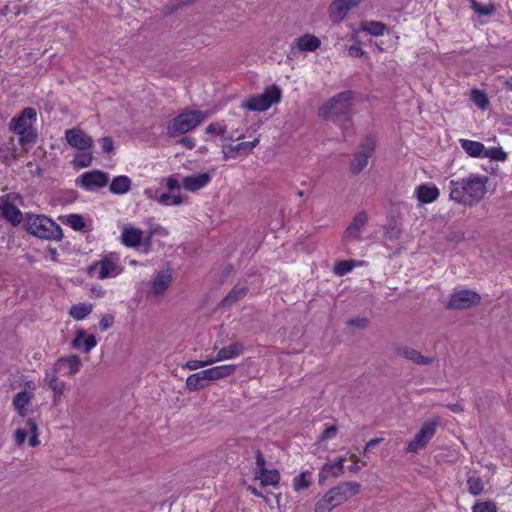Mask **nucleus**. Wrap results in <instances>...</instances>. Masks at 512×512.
<instances>
[{
	"label": "nucleus",
	"instance_id": "47",
	"mask_svg": "<svg viewBox=\"0 0 512 512\" xmlns=\"http://www.w3.org/2000/svg\"><path fill=\"white\" fill-rule=\"evenodd\" d=\"M472 101L481 109H485L488 105V99L486 95L477 90L472 92Z\"/></svg>",
	"mask_w": 512,
	"mask_h": 512
},
{
	"label": "nucleus",
	"instance_id": "15",
	"mask_svg": "<svg viewBox=\"0 0 512 512\" xmlns=\"http://www.w3.org/2000/svg\"><path fill=\"white\" fill-rule=\"evenodd\" d=\"M36 120V111L34 108L26 107L22 110L21 114L14 117L9 127L16 134L32 128V121Z\"/></svg>",
	"mask_w": 512,
	"mask_h": 512
},
{
	"label": "nucleus",
	"instance_id": "1",
	"mask_svg": "<svg viewBox=\"0 0 512 512\" xmlns=\"http://www.w3.org/2000/svg\"><path fill=\"white\" fill-rule=\"evenodd\" d=\"M487 176L470 175L449 181V198L464 206L479 202L486 193Z\"/></svg>",
	"mask_w": 512,
	"mask_h": 512
},
{
	"label": "nucleus",
	"instance_id": "14",
	"mask_svg": "<svg viewBox=\"0 0 512 512\" xmlns=\"http://www.w3.org/2000/svg\"><path fill=\"white\" fill-rule=\"evenodd\" d=\"M121 269L109 258L97 261L87 268L90 275L97 273L98 279H105L108 277H115L120 273Z\"/></svg>",
	"mask_w": 512,
	"mask_h": 512
},
{
	"label": "nucleus",
	"instance_id": "39",
	"mask_svg": "<svg viewBox=\"0 0 512 512\" xmlns=\"http://www.w3.org/2000/svg\"><path fill=\"white\" fill-rule=\"evenodd\" d=\"M483 157L489 158L496 161H504L507 158V153L502 150L501 147L485 148Z\"/></svg>",
	"mask_w": 512,
	"mask_h": 512
},
{
	"label": "nucleus",
	"instance_id": "31",
	"mask_svg": "<svg viewBox=\"0 0 512 512\" xmlns=\"http://www.w3.org/2000/svg\"><path fill=\"white\" fill-rule=\"evenodd\" d=\"M248 292L247 287L236 285L220 302L221 307H230L240 299L244 298Z\"/></svg>",
	"mask_w": 512,
	"mask_h": 512
},
{
	"label": "nucleus",
	"instance_id": "46",
	"mask_svg": "<svg viewBox=\"0 0 512 512\" xmlns=\"http://www.w3.org/2000/svg\"><path fill=\"white\" fill-rule=\"evenodd\" d=\"M195 0H172L166 7H165V14H172L176 10H178L181 7L190 5Z\"/></svg>",
	"mask_w": 512,
	"mask_h": 512
},
{
	"label": "nucleus",
	"instance_id": "63",
	"mask_svg": "<svg viewBox=\"0 0 512 512\" xmlns=\"http://www.w3.org/2000/svg\"><path fill=\"white\" fill-rule=\"evenodd\" d=\"M382 440H383L382 438H373L370 441H368L364 448L363 454L366 456L368 451L371 448H374L376 445H378Z\"/></svg>",
	"mask_w": 512,
	"mask_h": 512
},
{
	"label": "nucleus",
	"instance_id": "55",
	"mask_svg": "<svg viewBox=\"0 0 512 512\" xmlns=\"http://www.w3.org/2000/svg\"><path fill=\"white\" fill-rule=\"evenodd\" d=\"M465 239L464 233L460 230L450 231L447 240L451 242H462Z\"/></svg>",
	"mask_w": 512,
	"mask_h": 512
},
{
	"label": "nucleus",
	"instance_id": "42",
	"mask_svg": "<svg viewBox=\"0 0 512 512\" xmlns=\"http://www.w3.org/2000/svg\"><path fill=\"white\" fill-rule=\"evenodd\" d=\"M258 143H259V140L256 138L253 141L241 142L234 146L230 145L229 149H230V151H237V152L243 151L244 153H249L257 146Z\"/></svg>",
	"mask_w": 512,
	"mask_h": 512
},
{
	"label": "nucleus",
	"instance_id": "56",
	"mask_svg": "<svg viewBox=\"0 0 512 512\" xmlns=\"http://www.w3.org/2000/svg\"><path fill=\"white\" fill-rule=\"evenodd\" d=\"M255 454H256L255 455V458H256V469L255 470L266 469V467H265L266 460H265L263 453L259 449H257Z\"/></svg>",
	"mask_w": 512,
	"mask_h": 512
},
{
	"label": "nucleus",
	"instance_id": "64",
	"mask_svg": "<svg viewBox=\"0 0 512 512\" xmlns=\"http://www.w3.org/2000/svg\"><path fill=\"white\" fill-rule=\"evenodd\" d=\"M349 55L353 57H361L363 55V51L359 44L352 45L349 48Z\"/></svg>",
	"mask_w": 512,
	"mask_h": 512
},
{
	"label": "nucleus",
	"instance_id": "4",
	"mask_svg": "<svg viewBox=\"0 0 512 512\" xmlns=\"http://www.w3.org/2000/svg\"><path fill=\"white\" fill-rule=\"evenodd\" d=\"M206 113L201 110L184 109L178 116L169 121L167 135L175 137L186 134L199 126L206 118Z\"/></svg>",
	"mask_w": 512,
	"mask_h": 512
},
{
	"label": "nucleus",
	"instance_id": "36",
	"mask_svg": "<svg viewBox=\"0 0 512 512\" xmlns=\"http://www.w3.org/2000/svg\"><path fill=\"white\" fill-rule=\"evenodd\" d=\"M312 483V473L310 471L301 472L293 480V488L295 491L300 492L309 488Z\"/></svg>",
	"mask_w": 512,
	"mask_h": 512
},
{
	"label": "nucleus",
	"instance_id": "20",
	"mask_svg": "<svg viewBox=\"0 0 512 512\" xmlns=\"http://www.w3.org/2000/svg\"><path fill=\"white\" fill-rule=\"evenodd\" d=\"M211 181V175L208 172L198 173L191 176H186L183 179L182 186L185 190L190 192H196L201 188L208 185Z\"/></svg>",
	"mask_w": 512,
	"mask_h": 512
},
{
	"label": "nucleus",
	"instance_id": "41",
	"mask_svg": "<svg viewBox=\"0 0 512 512\" xmlns=\"http://www.w3.org/2000/svg\"><path fill=\"white\" fill-rule=\"evenodd\" d=\"M66 222L75 231H82L86 226V223H85L83 217L79 214H70V215L66 216Z\"/></svg>",
	"mask_w": 512,
	"mask_h": 512
},
{
	"label": "nucleus",
	"instance_id": "35",
	"mask_svg": "<svg viewBox=\"0 0 512 512\" xmlns=\"http://www.w3.org/2000/svg\"><path fill=\"white\" fill-rule=\"evenodd\" d=\"M92 304L78 303L70 308L69 315L75 320H82L92 312Z\"/></svg>",
	"mask_w": 512,
	"mask_h": 512
},
{
	"label": "nucleus",
	"instance_id": "23",
	"mask_svg": "<svg viewBox=\"0 0 512 512\" xmlns=\"http://www.w3.org/2000/svg\"><path fill=\"white\" fill-rule=\"evenodd\" d=\"M172 282V275L168 271H160L153 279L149 294L162 295Z\"/></svg>",
	"mask_w": 512,
	"mask_h": 512
},
{
	"label": "nucleus",
	"instance_id": "40",
	"mask_svg": "<svg viewBox=\"0 0 512 512\" xmlns=\"http://www.w3.org/2000/svg\"><path fill=\"white\" fill-rule=\"evenodd\" d=\"M470 2H471V8L478 15H481V16L492 15L496 11V8L493 4L481 5L476 0H470Z\"/></svg>",
	"mask_w": 512,
	"mask_h": 512
},
{
	"label": "nucleus",
	"instance_id": "11",
	"mask_svg": "<svg viewBox=\"0 0 512 512\" xmlns=\"http://www.w3.org/2000/svg\"><path fill=\"white\" fill-rule=\"evenodd\" d=\"M108 182L109 175L102 170L85 172L76 180V184L87 191H95L103 188Z\"/></svg>",
	"mask_w": 512,
	"mask_h": 512
},
{
	"label": "nucleus",
	"instance_id": "29",
	"mask_svg": "<svg viewBox=\"0 0 512 512\" xmlns=\"http://www.w3.org/2000/svg\"><path fill=\"white\" fill-rule=\"evenodd\" d=\"M131 185L132 181L128 176H117L111 181L109 191L115 195H122L130 190Z\"/></svg>",
	"mask_w": 512,
	"mask_h": 512
},
{
	"label": "nucleus",
	"instance_id": "7",
	"mask_svg": "<svg viewBox=\"0 0 512 512\" xmlns=\"http://www.w3.org/2000/svg\"><path fill=\"white\" fill-rule=\"evenodd\" d=\"M376 141L374 137L367 136L359 145L358 150L353 154L350 163V171L354 175L360 174L368 165L369 159L375 152Z\"/></svg>",
	"mask_w": 512,
	"mask_h": 512
},
{
	"label": "nucleus",
	"instance_id": "26",
	"mask_svg": "<svg viewBox=\"0 0 512 512\" xmlns=\"http://www.w3.org/2000/svg\"><path fill=\"white\" fill-rule=\"evenodd\" d=\"M143 232L139 228L124 227L121 234V241L126 247L135 248L140 245Z\"/></svg>",
	"mask_w": 512,
	"mask_h": 512
},
{
	"label": "nucleus",
	"instance_id": "21",
	"mask_svg": "<svg viewBox=\"0 0 512 512\" xmlns=\"http://www.w3.org/2000/svg\"><path fill=\"white\" fill-rule=\"evenodd\" d=\"M320 45L321 41L318 37L307 33L301 37L296 38L292 43L291 48H296L300 52H313L318 49Z\"/></svg>",
	"mask_w": 512,
	"mask_h": 512
},
{
	"label": "nucleus",
	"instance_id": "62",
	"mask_svg": "<svg viewBox=\"0 0 512 512\" xmlns=\"http://www.w3.org/2000/svg\"><path fill=\"white\" fill-rule=\"evenodd\" d=\"M178 143L185 146L188 149H193L195 147V140L192 137H182L178 141Z\"/></svg>",
	"mask_w": 512,
	"mask_h": 512
},
{
	"label": "nucleus",
	"instance_id": "9",
	"mask_svg": "<svg viewBox=\"0 0 512 512\" xmlns=\"http://www.w3.org/2000/svg\"><path fill=\"white\" fill-rule=\"evenodd\" d=\"M481 296L469 289H462L451 294L450 299L446 305L449 310H465L480 303Z\"/></svg>",
	"mask_w": 512,
	"mask_h": 512
},
{
	"label": "nucleus",
	"instance_id": "18",
	"mask_svg": "<svg viewBox=\"0 0 512 512\" xmlns=\"http://www.w3.org/2000/svg\"><path fill=\"white\" fill-rule=\"evenodd\" d=\"M0 215L12 226H18L20 223H24V217L22 212L11 202L0 198Z\"/></svg>",
	"mask_w": 512,
	"mask_h": 512
},
{
	"label": "nucleus",
	"instance_id": "49",
	"mask_svg": "<svg viewBox=\"0 0 512 512\" xmlns=\"http://www.w3.org/2000/svg\"><path fill=\"white\" fill-rule=\"evenodd\" d=\"M20 135L19 142L21 145L29 144L35 141L36 135L32 128L18 133Z\"/></svg>",
	"mask_w": 512,
	"mask_h": 512
},
{
	"label": "nucleus",
	"instance_id": "5",
	"mask_svg": "<svg viewBox=\"0 0 512 512\" xmlns=\"http://www.w3.org/2000/svg\"><path fill=\"white\" fill-rule=\"evenodd\" d=\"M352 100V91L341 92L324 103L319 109V114L329 120H335L339 116H349Z\"/></svg>",
	"mask_w": 512,
	"mask_h": 512
},
{
	"label": "nucleus",
	"instance_id": "27",
	"mask_svg": "<svg viewBox=\"0 0 512 512\" xmlns=\"http://www.w3.org/2000/svg\"><path fill=\"white\" fill-rule=\"evenodd\" d=\"M244 345L240 342H233L229 346L223 347L217 352V359L224 361L243 355Z\"/></svg>",
	"mask_w": 512,
	"mask_h": 512
},
{
	"label": "nucleus",
	"instance_id": "17",
	"mask_svg": "<svg viewBox=\"0 0 512 512\" xmlns=\"http://www.w3.org/2000/svg\"><path fill=\"white\" fill-rule=\"evenodd\" d=\"M394 353L396 356L407 359L416 365L426 366L431 365L434 362L432 357H426L422 355L418 350L408 346H397L394 350Z\"/></svg>",
	"mask_w": 512,
	"mask_h": 512
},
{
	"label": "nucleus",
	"instance_id": "50",
	"mask_svg": "<svg viewBox=\"0 0 512 512\" xmlns=\"http://www.w3.org/2000/svg\"><path fill=\"white\" fill-rule=\"evenodd\" d=\"M338 428L336 425H332L328 428H326L320 435L319 441L323 442L328 439H332L337 435Z\"/></svg>",
	"mask_w": 512,
	"mask_h": 512
},
{
	"label": "nucleus",
	"instance_id": "28",
	"mask_svg": "<svg viewBox=\"0 0 512 512\" xmlns=\"http://www.w3.org/2000/svg\"><path fill=\"white\" fill-rule=\"evenodd\" d=\"M254 476L261 481L262 486H276L280 480V474L276 469L255 470Z\"/></svg>",
	"mask_w": 512,
	"mask_h": 512
},
{
	"label": "nucleus",
	"instance_id": "3",
	"mask_svg": "<svg viewBox=\"0 0 512 512\" xmlns=\"http://www.w3.org/2000/svg\"><path fill=\"white\" fill-rule=\"evenodd\" d=\"M237 366L233 364H226L211 367L200 372L190 375L186 379V388L189 391H197L205 388L209 382L224 379L233 375Z\"/></svg>",
	"mask_w": 512,
	"mask_h": 512
},
{
	"label": "nucleus",
	"instance_id": "44",
	"mask_svg": "<svg viewBox=\"0 0 512 512\" xmlns=\"http://www.w3.org/2000/svg\"><path fill=\"white\" fill-rule=\"evenodd\" d=\"M159 203L170 206V205H180L183 200L180 195H171L169 193H163L158 198Z\"/></svg>",
	"mask_w": 512,
	"mask_h": 512
},
{
	"label": "nucleus",
	"instance_id": "48",
	"mask_svg": "<svg viewBox=\"0 0 512 512\" xmlns=\"http://www.w3.org/2000/svg\"><path fill=\"white\" fill-rule=\"evenodd\" d=\"M206 133L211 135H224L226 133V126L213 122L206 127Z\"/></svg>",
	"mask_w": 512,
	"mask_h": 512
},
{
	"label": "nucleus",
	"instance_id": "57",
	"mask_svg": "<svg viewBox=\"0 0 512 512\" xmlns=\"http://www.w3.org/2000/svg\"><path fill=\"white\" fill-rule=\"evenodd\" d=\"M75 162L79 167H88L91 165L92 156L91 154H83L81 157L76 158Z\"/></svg>",
	"mask_w": 512,
	"mask_h": 512
},
{
	"label": "nucleus",
	"instance_id": "19",
	"mask_svg": "<svg viewBox=\"0 0 512 512\" xmlns=\"http://www.w3.org/2000/svg\"><path fill=\"white\" fill-rule=\"evenodd\" d=\"M58 372L54 366L51 372L46 373L44 378L45 383L53 391V402L55 405L60 401L66 387V383L58 378Z\"/></svg>",
	"mask_w": 512,
	"mask_h": 512
},
{
	"label": "nucleus",
	"instance_id": "24",
	"mask_svg": "<svg viewBox=\"0 0 512 512\" xmlns=\"http://www.w3.org/2000/svg\"><path fill=\"white\" fill-rule=\"evenodd\" d=\"M344 461L345 458L340 457L333 463H326L319 473V482L323 483L329 476L338 477L342 475L344 472Z\"/></svg>",
	"mask_w": 512,
	"mask_h": 512
},
{
	"label": "nucleus",
	"instance_id": "13",
	"mask_svg": "<svg viewBox=\"0 0 512 512\" xmlns=\"http://www.w3.org/2000/svg\"><path fill=\"white\" fill-rule=\"evenodd\" d=\"M65 140L73 148L78 150H90L93 146V139L86 132L79 128H71L65 131Z\"/></svg>",
	"mask_w": 512,
	"mask_h": 512
},
{
	"label": "nucleus",
	"instance_id": "32",
	"mask_svg": "<svg viewBox=\"0 0 512 512\" xmlns=\"http://www.w3.org/2000/svg\"><path fill=\"white\" fill-rule=\"evenodd\" d=\"M417 198L421 203H431L439 196L436 186L420 185L416 190Z\"/></svg>",
	"mask_w": 512,
	"mask_h": 512
},
{
	"label": "nucleus",
	"instance_id": "12",
	"mask_svg": "<svg viewBox=\"0 0 512 512\" xmlns=\"http://www.w3.org/2000/svg\"><path fill=\"white\" fill-rule=\"evenodd\" d=\"M368 221V215L365 211L358 212L350 225L346 228L342 241L344 244L349 243L350 241L362 240V230L366 226Z\"/></svg>",
	"mask_w": 512,
	"mask_h": 512
},
{
	"label": "nucleus",
	"instance_id": "45",
	"mask_svg": "<svg viewBox=\"0 0 512 512\" xmlns=\"http://www.w3.org/2000/svg\"><path fill=\"white\" fill-rule=\"evenodd\" d=\"M352 269H353L352 261L342 260V261H338L334 265V273L339 276H343V275L347 274Z\"/></svg>",
	"mask_w": 512,
	"mask_h": 512
},
{
	"label": "nucleus",
	"instance_id": "59",
	"mask_svg": "<svg viewBox=\"0 0 512 512\" xmlns=\"http://www.w3.org/2000/svg\"><path fill=\"white\" fill-rule=\"evenodd\" d=\"M368 319L367 318H355L348 322L350 326H354L360 329L366 328L368 326Z\"/></svg>",
	"mask_w": 512,
	"mask_h": 512
},
{
	"label": "nucleus",
	"instance_id": "16",
	"mask_svg": "<svg viewBox=\"0 0 512 512\" xmlns=\"http://www.w3.org/2000/svg\"><path fill=\"white\" fill-rule=\"evenodd\" d=\"M361 0H335L329 6V15L334 23H340L350 9L356 7Z\"/></svg>",
	"mask_w": 512,
	"mask_h": 512
},
{
	"label": "nucleus",
	"instance_id": "22",
	"mask_svg": "<svg viewBox=\"0 0 512 512\" xmlns=\"http://www.w3.org/2000/svg\"><path fill=\"white\" fill-rule=\"evenodd\" d=\"M97 345V340L94 335H87L83 329H78L75 332V338L71 342V346L74 349H80L83 347L85 353L90 352Z\"/></svg>",
	"mask_w": 512,
	"mask_h": 512
},
{
	"label": "nucleus",
	"instance_id": "33",
	"mask_svg": "<svg viewBox=\"0 0 512 512\" xmlns=\"http://www.w3.org/2000/svg\"><path fill=\"white\" fill-rule=\"evenodd\" d=\"M462 149L471 157H483L485 146L481 142L461 139Z\"/></svg>",
	"mask_w": 512,
	"mask_h": 512
},
{
	"label": "nucleus",
	"instance_id": "30",
	"mask_svg": "<svg viewBox=\"0 0 512 512\" xmlns=\"http://www.w3.org/2000/svg\"><path fill=\"white\" fill-rule=\"evenodd\" d=\"M32 398L33 392H28L26 389L15 395L13 399V406L20 416L25 417L27 415L26 406L30 403Z\"/></svg>",
	"mask_w": 512,
	"mask_h": 512
},
{
	"label": "nucleus",
	"instance_id": "52",
	"mask_svg": "<svg viewBox=\"0 0 512 512\" xmlns=\"http://www.w3.org/2000/svg\"><path fill=\"white\" fill-rule=\"evenodd\" d=\"M17 158L16 155V148L13 147L11 150H5L3 148V152L1 153L0 160H2L3 163L9 164L12 160H15Z\"/></svg>",
	"mask_w": 512,
	"mask_h": 512
},
{
	"label": "nucleus",
	"instance_id": "10",
	"mask_svg": "<svg viewBox=\"0 0 512 512\" xmlns=\"http://www.w3.org/2000/svg\"><path fill=\"white\" fill-rule=\"evenodd\" d=\"M439 425V420L425 422L421 429L416 433L413 439L407 446V452L417 453L419 450L426 447L428 442L436 433V428Z\"/></svg>",
	"mask_w": 512,
	"mask_h": 512
},
{
	"label": "nucleus",
	"instance_id": "8",
	"mask_svg": "<svg viewBox=\"0 0 512 512\" xmlns=\"http://www.w3.org/2000/svg\"><path fill=\"white\" fill-rule=\"evenodd\" d=\"M360 491V484L357 482H342L325 493L323 498L327 500L330 507H337Z\"/></svg>",
	"mask_w": 512,
	"mask_h": 512
},
{
	"label": "nucleus",
	"instance_id": "6",
	"mask_svg": "<svg viewBox=\"0 0 512 512\" xmlns=\"http://www.w3.org/2000/svg\"><path fill=\"white\" fill-rule=\"evenodd\" d=\"M281 97V88L273 84L267 87L262 94L252 96L243 102L242 107L250 111L263 112L268 110L273 104L279 103Z\"/></svg>",
	"mask_w": 512,
	"mask_h": 512
},
{
	"label": "nucleus",
	"instance_id": "43",
	"mask_svg": "<svg viewBox=\"0 0 512 512\" xmlns=\"http://www.w3.org/2000/svg\"><path fill=\"white\" fill-rule=\"evenodd\" d=\"M473 512H497L493 501L476 502L472 507Z\"/></svg>",
	"mask_w": 512,
	"mask_h": 512
},
{
	"label": "nucleus",
	"instance_id": "51",
	"mask_svg": "<svg viewBox=\"0 0 512 512\" xmlns=\"http://www.w3.org/2000/svg\"><path fill=\"white\" fill-rule=\"evenodd\" d=\"M100 142L104 153H112L114 151V141L112 137L105 136L100 139Z\"/></svg>",
	"mask_w": 512,
	"mask_h": 512
},
{
	"label": "nucleus",
	"instance_id": "2",
	"mask_svg": "<svg viewBox=\"0 0 512 512\" xmlns=\"http://www.w3.org/2000/svg\"><path fill=\"white\" fill-rule=\"evenodd\" d=\"M23 228L28 234L40 239L60 241L63 238L61 227L42 214L26 213Z\"/></svg>",
	"mask_w": 512,
	"mask_h": 512
},
{
	"label": "nucleus",
	"instance_id": "53",
	"mask_svg": "<svg viewBox=\"0 0 512 512\" xmlns=\"http://www.w3.org/2000/svg\"><path fill=\"white\" fill-rule=\"evenodd\" d=\"M332 509L333 507H330L327 500L322 497L316 502L314 512H331Z\"/></svg>",
	"mask_w": 512,
	"mask_h": 512
},
{
	"label": "nucleus",
	"instance_id": "54",
	"mask_svg": "<svg viewBox=\"0 0 512 512\" xmlns=\"http://www.w3.org/2000/svg\"><path fill=\"white\" fill-rule=\"evenodd\" d=\"M113 323H114L113 315L105 314L104 316H102V318L99 322V326L102 331H105V330L109 329L113 325Z\"/></svg>",
	"mask_w": 512,
	"mask_h": 512
},
{
	"label": "nucleus",
	"instance_id": "37",
	"mask_svg": "<svg viewBox=\"0 0 512 512\" xmlns=\"http://www.w3.org/2000/svg\"><path fill=\"white\" fill-rule=\"evenodd\" d=\"M362 30L372 36H380L386 30V25L379 21H368L363 23Z\"/></svg>",
	"mask_w": 512,
	"mask_h": 512
},
{
	"label": "nucleus",
	"instance_id": "58",
	"mask_svg": "<svg viewBox=\"0 0 512 512\" xmlns=\"http://www.w3.org/2000/svg\"><path fill=\"white\" fill-rule=\"evenodd\" d=\"M27 437V430L26 429H17L14 434L15 442L17 445L21 446Z\"/></svg>",
	"mask_w": 512,
	"mask_h": 512
},
{
	"label": "nucleus",
	"instance_id": "38",
	"mask_svg": "<svg viewBox=\"0 0 512 512\" xmlns=\"http://www.w3.org/2000/svg\"><path fill=\"white\" fill-rule=\"evenodd\" d=\"M468 492L474 496L480 495L484 486L482 480L479 477L471 476L467 479Z\"/></svg>",
	"mask_w": 512,
	"mask_h": 512
},
{
	"label": "nucleus",
	"instance_id": "25",
	"mask_svg": "<svg viewBox=\"0 0 512 512\" xmlns=\"http://www.w3.org/2000/svg\"><path fill=\"white\" fill-rule=\"evenodd\" d=\"M56 371H61L64 366H67L68 370L66 374L72 376L80 370L81 359L78 355H69L67 357L59 358L54 364Z\"/></svg>",
	"mask_w": 512,
	"mask_h": 512
},
{
	"label": "nucleus",
	"instance_id": "61",
	"mask_svg": "<svg viewBox=\"0 0 512 512\" xmlns=\"http://www.w3.org/2000/svg\"><path fill=\"white\" fill-rule=\"evenodd\" d=\"M166 186L171 191L172 190H177V189L180 188V183H179V181L174 176H170L167 179Z\"/></svg>",
	"mask_w": 512,
	"mask_h": 512
},
{
	"label": "nucleus",
	"instance_id": "60",
	"mask_svg": "<svg viewBox=\"0 0 512 512\" xmlns=\"http://www.w3.org/2000/svg\"><path fill=\"white\" fill-rule=\"evenodd\" d=\"M185 368L189 370H196L203 367L202 360H189L184 365Z\"/></svg>",
	"mask_w": 512,
	"mask_h": 512
},
{
	"label": "nucleus",
	"instance_id": "34",
	"mask_svg": "<svg viewBox=\"0 0 512 512\" xmlns=\"http://www.w3.org/2000/svg\"><path fill=\"white\" fill-rule=\"evenodd\" d=\"M402 233L401 224L395 218H390L384 226V237L390 241H396Z\"/></svg>",
	"mask_w": 512,
	"mask_h": 512
}]
</instances>
